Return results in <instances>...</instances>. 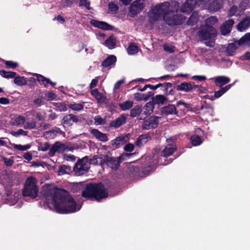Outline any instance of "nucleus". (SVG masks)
<instances>
[{
    "label": "nucleus",
    "mask_w": 250,
    "mask_h": 250,
    "mask_svg": "<svg viewBox=\"0 0 250 250\" xmlns=\"http://www.w3.org/2000/svg\"><path fill=\"white\" fill-rule=\"evenodd\" d=\"M33 75L37 77V80L40 83L42 82L44 87H46L47 85L50 82L49 79L45 77L42 75L35 73Z\"/></svg>",
    "instance_id": "f704fd0d"
},
{
    "label": "nucleus",
    "mask_w": 250,
    "mask_h": 250,
    "mask_svg": "<svg viewBox=\"0 0 250 250\" xmlns=\"http://www.w3.org/2000/svg\"><path fill=\"white\" fill-rule=\"evenodd\" d=\"M134 149V145L132 143H128L126 144L124 148L125 152H132Z\"/></svg>",
    "instance_id": "680f3d73"
},
{
    "label": "nucleus",
    "mask_w": 250,
    "mask_h": 250,
    "mask_svg": "<svg viewBox=\"0 0 250 250\" xmlns=\"http://www.w3.org/2000/svg\"><path fill=\"white\" fill-rule=\"evenodd\" d=\"M88 160V157L85 156L83 159L79 160L75 164L73 170L77 176H81L88 172L89 167L86 164L84 163L83 160Z\"/></svg>",
    "instance_id": "1a4fd4ad"
},
{
    "label": "nucleus",
    "mask_w": 250,
    "mask_h": 250,
    "mask_svg": "<svg viewBox=\"0 0 250 250\" xmlns=\"http://www.w3.org/2000/svg\"><path fill=\"white\" fill-rule=\"evenodd\" d=\"M237 6L235 5H233L232 7H230V8L229 9V12H228L229 16L230 17L234 16L235 14V13L237 11Z\"/></svg>",
    "instance_id": "338daca9"
},
{
    "label": "nucleus",
    "mask_w": 250,
    "mask_h": 250,
    "mask_svg": "<svg viewBox=\"0 0 250 250\" xmlns=\"http://www.w3.org/2000/svg\"><path fill=\"white\" fill-rule=\"evenodd\" d=\"M43 137L46 139H53L56 136V132L55 131L54 129L45 131L43 134Z\"/></svg>",
    "instance_id": "37998d69"
},
{
    "label": "nucleus",
    "mask_w": 250,
    "mask_h": 250,
    "mask_svg": "<svg viewBox=\"0 0 250 250\" xmlns=\"http://www.w3.org/2000/svg\"><path fill=\"white\" fill-rule=\"evenodd\" d=\"M190 141L193 146H198L202 143V140L199 136L193 135L190 137Z\"/></svg>",
    "instance_id": "58836bf2"
},
{
    "label": "nucleus",
    "mask_w": 250,
    "mask_h": 250,
    "mask_svg": "<svg viewBox=\"0 0 250 250\" xmlns=\"http://www.w3.org/2000/svg\"><path fill=\"white\" fill-rule=\"evenodd\" d=\"M230 79L225 76H218L215 79L214 83L216 86L221 87L230 82Z\"/></svg>",
    "instance_id": "cd10ccee"
},
{
    "label": "nucleus",
    "mask_w": 250,
    "mask_h": 250,
    "mask_svg": "<svg viewBox=\"0 0 250 250\" xmlns=\"http://www.w3.org/2000/svg\"><path fill=\"white\" fill-rule=\"evenodd\" d=\"M130 139V134L121 135L116 137L115 139L111 140L109 143L108 147L113 150L120 147L121 146L125 144Z\"/></svg>",
    "instance_id": "6e6552de"
},
{
    "label": "nucleus",
    "mask_w": 250,
    "mask_h": 250,
    "mask_svg": "<svg viewBox=\"0 0 250 250\" xmlns=\"http://www.w3.org/2000/svg\"><path fill=\"white\" fill-rule=\"evenodd\" d=\"M232 85V84H229L225 86L224 87L221 88L219 90L214 92V94L213 96H211V98L208 97V99L213 101L215 100V99L216 98H218L220 97L223 94H224L225 92H226L230 88ZM207 96L209 97V96Z\"/></svg>",
    "instance_id": "5701e85b"
},
{
    "label": "nucleus",
    "mask_w": 250,
    "mask_h": 250,
    "mask_svg": "<svg viewBox=\"0 0 250 250\" xmlns=\"http://www.w3.org/2000/svg\"><path fill=\"white\" fill-rule=\"evenodd\" d=\"M42 194L46 200L51 201L57 213H74L80 209V208H77L74 198L64 189L57 188H46L43 189Z\"/></svg>",
    "instance_id": "f257e3e1"
},
{
    "label": "nucleus",
    "mask_w": 250,
    "mask_h": 250,
    "mask_svg": "<svg viewBox=\"0 0 250 250\" xmlns=\"http://www.w3.org/2000/svg\"><path fill=\"white\" fill-rule=\"evenodd\" d=\"M237 43L239 46L248 44L250 47V32L246 33L239 40H237Z\"/></svg>",
    "instance_id": "2f4dec72"
},
{
    "label": "nucleus",
    "mask_w": 250,
    "mask_h": 250,
    "mask_svg": "<svg viewBox=\"0 0 250 250\" xmlns=\"http://www.w3.org/2000/svg\"><path fill=\"white\" fill-rule=\"evenodd\" d=\"M144 95L143 94H141L140 93H136L134 94V99L137 101H140L141 100H147L148 98H149V96H148L147 97H144Z\"/></svg>",
    "instance_id": "052dcab7"
},
{
    "label": "nucleus",
    "mask_w": 250,
    "mask_h": 250,
    "mask_svg": "<svg viewBox=\"0 0 250 250\" xmlns=\"http://www.w3.org/2000/svg\"><path fill=\"white\" fill-rule=\"evenodd\" d=\"M170 4V11L168 14L164 16V21L169 26H172L182 24L186 20L185 17L182 15L174 14L175 12H177L179 8V3L174 1Z\"/></svg>",
    "instance_id": "20e7f679"
},
{
    "label": "nucleus",
    "mask_w": 250,
    "mask_h": 250,
    "mask_svg": "<svg viewBox=\"0 0 250 250\" xmlns=\"http://www.w3.org/2000/svg\"><path fill=\"white\" fill-rule=\"evenodd\" d=\"M82 196L86 199H94L100 201L108 196V192L103 183H91L85 185Z\"/></svg>",
    "instance_id": "f03ea898"
},
{
    "label": "nucleus",
    "mask_w": 250,
    "mask_h": 250,
    "mask_svg": "<svg viewBox=\"0 0 250 250\" xmlns=\"http://www.w3.org/2000/svg\"><path fill=\"white\" fill-rule=\"evenodd\" d=\"M108 8L111 12L116 13L119 9V7L116 4L111 2L108 4Z\"/></svg>",
    "instance_id": "e2e57ef3"
},
{
    "label": "nucleus",
    "mask_w": 250,
    "mask_h": 250,
    "mask_svg": "<svg viewBox=\"0 0 250 250\" xmlns=\"http://www.w3.org/2000/svg\"><path fill=\"white\" fill-rule=\"evenodd\" d=\"M167 101L169 102L168 99L163 95H157L152 98V102L154 104H163Z\"/></svg>",
    "instance_id": "7c9ffc66"
},
{
    "label": "nucleus",
    "mask_w": 250,
    "mask_h": 250,
    "mask_svg": "<svg viewBox=\"0 0 250 250\" xmlns=\"http://www.w3.org/2000/svg\"><path fill=\"white\" fill-rule=\"evenodd\" d=\"M141 112V108L139 106H136L131 109L130 115L131 117H135L139 115Z\"/></svg>",
    "instance_id": "09e8293b"
},
{
    "label": "nucleus",
    "mask_w": 250,
    "mask_h": 250,
    "mask_svg": "<svg viewBox=\"0 0 250 250\" xmlns=\"http://www.w3.org/2000/svg\"><path fill=\"white\" fill-rule=\"evenodd\" d=\"M130 172L136 177H145L149 174L150 170L146 167L138 166H132L130 168Z\"/></svg>",
    "instance_id": "9b49d317"
},
{
    "label": "nucleus",
    "mask_w": 250,
    "mask_h": 250,
    "mask_svg": "<svg viewBox=\"0 0 250 250\" xmlns=\"http://www.w3.org/2000/svg\"><path fill=\"white\" fill-rule=\"evenodd\" d=\"M127 53L129 54L133 55L136 54L138 52V46L134 43H130L127 49Z\"/></svg>",
    "instance_id": "49530a36"
},
{
    "label": "nucleus",
    "mask_w": 250,
    "mask_h": 250,
    "mask_svg": "<svg viewBox=\"0 0 250 250\" xmlns=\"http://www.w3.org/2000/svg\"><path fill=\"white\" fill-rule=\"evenodd\" d=\"M53 104L56 107L57 111H65L67 109L66 105L64 103H53Z\"/></svg>",
    "instance_id": "c03bdc74"
},
{
    "label": "nucleus",
    "mask_w": 250,
    "mask_h": 250,
    "mask_svg": "<svg viewBox=\"0 0 250 250\" xmlns=\"http://www.w3.org/2000/svg\"><path fill=\"white\" fill-rule=\"evenodd\" d=\"M250 26V17H246L243 19L237 25V29L240 32L247 30Z\"/></svg>",
    "instance_id": "4be33fe9"
},
{
    "label": "nucleus",
    "mask_w": 250,
    "mask_h": 250,
    "mask_svg": "<svg viewBox=\"0 0 250 250\" xmlns=\"http://www.w3.org/2000/svg\"><path fill=\"white\" fill-rule=\"evenodd\" d=\"M14 79V83L18 86H23L27 84L26 78L22 76H15Z\"/></svg>",
    "instance_id": "72a5a7b5"
},
{
    "label": "nucleus",
    "mask_w": 250,
    "mask_h": 250,
    "mask_svg": "<svg viewBox=\"0 0 250 250\" xmlns=\"http://www.w3.org/2000/svg\"><path fill=\"white\" fill-rule=\"evenodd\" d=\"M4 164L7 167H11L14 163V161L11 159H8L6 158H3Z\"/></svg>",
    "instance_id": "69168bd1"
},
{
    "label": "nucleus",
    "mask_w": 250,
    "mask_h": 250,
    "mask_svg": "<svg viewBox=\"0 0 250 250\" xmlns=\"http://www.w3.org/2000/svg\"><path fill=\"white\" fill-rule=\"evenodd\" d=\"M70 171L71 167L70 166L63 165L60 166L58 173L59 175H62L69 173Z\"/></svg>",
    "instance_id": "4c0bfd02"
},
{
    "label": "nucleus",
    "mask_w": 250,
    "mask_h": 250,
    "mask_svg": "<svg viewBox=\"0 0 250 250\" xmlns=\"http://www.w3.org/2000/svg\"><path fill=\"white\" fill-rule=\"evenodd\" d=\"M132 5L138 8L139 10L142 11L144 8L145 5L144 3V0H136L133 2Z\"/></svg>",
    "instance_id": "a18cd8bd"
},
{
    "label": "nucleus",
    "mask_w": 250,
    "mask_h": 250,
    "mask_svg": "<svg viewBox=\"0 0 250 250\" xmlns=\"http://www.w3.org/2000/svg\"><path fill=\"white\" fill-rule=\"evenodd\" d=\"M139 137L145 144L148 141V139L150 138V136L148 134H145L139 136Z\"/></svg>",
    "instance_id": "774afa93"
},
{
    "label": "nucleus",
    "mask_w": 250,
    "mask_h": 250,
    "mask_svg": "<svg viewBox=\"0 0 250 250\" xmlns=\"http://www.w3.org/2000/svg\"><path fill=\"white\" fill-rule=\"evenodd\" d=\"M79 121V119L76 115L72 114H69L64 116L62 119V123L64 127H69L71 126L74 123H77Z\"/></svg>",
    "instance_id": "2eb2a0df"
},
{
    "label": "nucleus",
    "mask_w": 250,
    "mask_h": 250,
    "mask_svg": "<svg viewBox=\"0 0 250 250\" xmlns=\"http://www.w3.org/2000/svg\"><path fill=\"white\" fill-rule=\"evenodd\" d=\"M129 11L132 17H134L141 12L140 10L138 9V8H136L132 4L129 7Z\"/></svg>",
    "instance_id": "8fccbe9b"
},
{
    "label": "nucleus",
    "mask_w": 250,
    "mask_h": 250,
    "mask_svg": "<svg viewBox=\"0 0 250 250\" xmlns=\"http://www.w3.org/2000/svg\"><path fill=\"white\" fill-rule=\"evenodd\" d=\"M100 158L101 161L99 164L101 166L103 167L104 165H106L113 170L116 171L118 169L121 164L117 158L112 157L111 153L109 152L104 155H102Z\"/></svg>",
    "instance_id": "0eeeda50"
},
{
    "label": "nucleus",
    "mask_w": 250,
    "mask_h": 250,
    "mask_svg": "<svg viewBox=\"0 0 250 250\" xmlns=\"http://www.w3.org/2000/svg\"><path fill=\"white\" fill-rule=\"evenodd\" d=\"M198 21L197 15L192 13L188 20L187 21V24L188 25L193 26Z\"/></svg>",
    "instance_id": "79ce46f5"
},
{
    "label": "nucleus",
    "mask_w": 250,
    "mask_h": 250,
    "mask_svg": "<svg viewBox=\"0 0 250 250\" xmlns=\"http://www.w3.org/2000/svg\"><path fill=\"white\" fill-rule=\"evenodd\" d=\"M159 117L157 116H150L147 119L144 121L143 124V128L146 130H148L150 128H156L159 123Z\"/></svg>",
    "instance_id": "9d476101"
},
{
    "label": "nucleus",
    "mask_w": 250,
    "mask_h": 250,
    "mask_svg": "<svg viewBox=\"0 0 250 250\" xmlns=\"http://www.w3.org/2000/svg\"><path fill=\"white\" fill-rule=\"evenodd\" d=\"M84 103L83 102L82 104H76L74 103L73 104H70L68 105V107L71 109L75 111H81L83 110L84 107Z\"/></svg>",
    "instance_id": "ea45409f"
},
{
    "label": "nucleus",
    "mask_w": 250,
    "mask_h": 250,
    "mask_svg": "<svg viewBox=\"0 0 250 250\" xmlns=\"http://www.w3.org/2000/svg\"><path fill=\"white\" fill-rule=\"evenodd\" d=\"M196 3L194 0H187L182 5L180 11L183 13H190L194 9Z\"/></svg>",
    "instance_id": "dca6fc26"
},
{
    "label": "nucleus",
    "mask_w": 250,
    "mask_h": 250,
    "mask_svg": "<svg viewBox=\"0 0 250 250\" xmlns=\"http://www.w3.org/2000/svg\"><path fill=\"white\" fill-rule=\"evenodd\" d=\"M47 101H51L55 99L56 95L53 92L50 91L46 94Z\"/></svg>",
    "instance_id": "0e129e2a"
},
{
    "label": "nucleus",
    "mask_w": 250,
    "mask_h": 250,
    "mask_svg": "<svg viewBox=\"0 0 250 250\" xmlns=\"http://www.w3.org/2000/svg\"><path fill=\"white\" fill-rule=\"evenodd\" d=\"M90 133L92 134L96 139L99 141L105 142L108 140L107 135L105 133H104L100 131L97 129H92L90 130Z\"/></svg>",
    "instance_id": "412c9836"
},
{
    "label": "nucleus",
    "mask_w": 250,
    "mask_h": 250,
    "mask_svg": "<svg viewBox=\"0 0 250 250\" xmlns=\"http://www.w3.org/2000/svg\"><path fill=\"white\" fill-rule=\"evenodd\" d=\"M36 126V122L34 121L28 122L26 123L24 128L25 129H34Z\"/></svg>",
    "instance_id": "4d7b16f0"
},
{
    "label": "nucleus",
    "mask_w": 250,
    "mask_h": 250,
    "mask_svg": "<svg viewBox=\"0 0 250 250\" xmlns=\"http://www.w3.org/2000/svg\"><path fill=\"white\" fill-rule=\"evenodd\" d=\"M172 83H166V85L165 86L162 90L164 91V94L165 96L173 95L175 94V90L172 88Z\"/></svg>",
    "instance_id": "473e14b6"
},
{
    "label": "nucleus",
    "mask_w": 250,
    "mask_h": 250,
    "mask_svg": "<svg viewBox=\"0 0 250 250\" xmlns=\"http://www.w3.org/2000/svg\"><path fill=\"white\" fill-rule=\"evenodd\" d=\"M14 147L17 150L20 151H25L29 149L31 147V145L30 144H27L24 146L21 145H15Z\"/></svg>",
    "instance_id": "3c124183"
},
{
    "label": "nucleus",
    "mask_w": 250,
    "mask_h": 250,
    "mask_svg": "<svg viewBox=\"0 0 250 250\" xmlns=\"http://www.w3.org/2000/svg\"><path fill=\"white\" fill-rule=\"evenodd\" d=\"M172 140L170 139H167V144L161 153V156L165 158H167L171 155L176 150V146L170 142Z\"/></svg>",
    "instance_id": "f8f14e48"
},
{
    "label": "nucleus",
    "mask_w": 250,
    "mask_h": 250,
    "mask_svg": "<svg viewBox=\"0 0 250 250\" xmlns=\"http://www.w3.org/2000/svg\"><path fill=\"white\" fill-rule=\"evenodd\" d=\"M91 94L94 97L99 104L103 103L105 102L106 97H104L102 93L99 91L98 89H92L90 91Z\"/></svg>",
    "instance_id": "393cba45"
},
{
    "label": "nucleus",
    "mask_w": 250,
    "mask_h": 250,
    "mask_svg": "<svg viewBox=\"0 0 250 250\" xmlns=\"http://www.w3.org/2000/svg\"><path fill=\"white\" fill-rule=\"evenodd\" d=\"M133 102L132 101H126L122 103H120L119 106L123 110H127L130 109L133 106Z\"/></svg>",
    "instance_id": "c9c22d12"
},
{
    "label": "nucleus",
    "mask_w": 250,
    "mask_h": 250,
    "mask_svg": "<svg viewBox=\"0 0 250 250\" xmlns=\"http://www.w3.org/2000/svg\"><path fill=\"white\" fill-rule=\"evenodd\" d=\"M116 39L114 37L113 35H111L108 39H106L104 44L109 49H112L115 47L116 45Z\"/></svg>",
    "instance_id": "c756f323"
},
{
    "label": "nucleus",
    "mask_w": 250,
    "mask_h": 250,
    "mask_svg": "<svg viewBox=\"0 0 250 250\" xmlns=\"http://www.w3.org/2000/svg\"><path fill=\"white\" fill-rule=\"evenodd\" d=\"M126 118L125 115L122 114L115 120L112 121L110 123V126L117 128L120 127L122 125L125 124L126 122Z\"/></svg>",
    "instance_id": "aec40b11"
},
{
    "label": "nucleus",
    "mask_w": 250,
    "mask_h": 250,
    "mask_svg": "<svg viewBox=\"0 0 250 250\" xmlns=\"http://www.w3.org/2000/svg\"><path fill=\"white\" fill-rule=\"evenodd\" d=\"M66 149L65 145L61 143L60 142H56L49 149L48 155L50 157L55 155L56 152L62 153Z\"/></svg>",
    "instance_id": "4468645a"
},
{
    "label": "nucleus",
    "mask_w": 250,
    "mask_h": 250,
    "mask_svg": "<svg viewBox=\"0 0 250 250\" xmlns=\"http://www.w3.org/2000/svg\"><path fill=\"white\" fill-rule=\"evenodd\" d=\"M132 154L131 153H123L120 156L117 157L118 160L119 161L120 164L124 160L126 159V158H129Z\"/></svg>",
    "instance_id": "13d9d810"
},
{
    "label": "nucleus",
    "mask_w": 250,
    "mask_h": 250,
    "mask_svg": "<svg viewBox=\"0 0 250 250\" xmlns=\"http://www.w3.org/2000/svg\"><path fill=\"white\" fill-rule=\"evenodd\" d=\"M94 121L96 125H104L106 123L105 120L99 115L95 117Z\"/></svg>",
    "instance_id": "603ef678"
},
{
    "label": "nucleus",
    "mask_w": 250,
    "mask_h": 250,
    "mask_svg": "<svg viewBox=\"0 0 250 250\" xmlns=\"http://www.w3.org/2000/svg\"><path fill=\"white\" fill-rule=\"evenodd\" d=\"M5 64L7 68H15L18 66V63L12 61H5Z\"/></svg>",
    "instance_id": "864d4df0"
},
{
    "label": "nucleus",
    "mask_w": 250,
    "mask_h": 250,
    "mask_svg": "<svg viewBox=\"0 0 250 250\" xmlns=\"http://www.w3.org/2000/svg\"><path fill=\"white\" fill-rule=\"evenodd\" d=\"M79 6H84L87 10H90V3L87 0H79Z\"/></svg>",
    "instance_id": "5fc2aeb1"
},
{
    "label": "nucleus",
    "mask_w": 250,
    "mask_h": 250,
    "mask_svg": "<svg viewBox=\"0 0 250 250\" xmlns=\"http://www.w3.org/2000/svg\"><path fill=\"white\" fill-rule=\"evenodd\" d=\"M170 3L167 1L152 6L147 13L149 22L153 24L161 18L164 20V16L170 11Z\"/></svg>",
    "instance_id": "7ed1b4c3"
},
{
    "label": "nucleus",
    "mask_w": 250,
    "mask_h": 250,
    "mask_svg": "<svg viewBox=\"0 0 250 250\" xmlns=\"http://www.w3.org/2000/svg\"><path fill=\"white\" fill-rule=\"evenodd\" d=\"M234 23V21L232 19H229L226 21L221 26V34L224 36L229 34Z\"/></svg>",
    "instance_id": "6ab92c4d"
},
{
    "label": "nucleus",
    "mask_w": 250,
    "mask_h": 250,
    "mask_svg": "<svg viewBox=\"0 0 250 250\" xmlns=\"http://www.w3.org/2000/svg\"><path fill=\"white\" fill-rule=\"evenodd\" d=\"M198 87V85H196L194 82H186L182 83L176 86L177 91H182L186 92L192 91L193 90L196 89Z\"/></svg>",
    "instance_id": "ddd939ff"
},
{
    "label": "nucleus",
    "mask_w": 250,
    "mask_h": 250,
    "mask_svg": "<svg viewBox=\"0 0 250 250\" xmlns=\"http://www.w3.org/2000/svg\"><path fill=\"white\" fill-rule=\"evenodd\" d=\"M12 124L14 125H18L23 124L25 122V118L23 116L19 115L17 117L11 119Z\"/></svg>",
    "instance_id": "a19ab883"
},
{
    "label": "nucleus",
    "mask_w": 250,
    "mask_h": 250,
    "mask_svg": "<svg viewBox=\"0 0 250 250\" xmlns=\"http://www.w3.org/2000/svg\"><path fill=\"white\" fill-rule=\"evenodd\" d=\"M222 7V4L218 0H213L208 5V9L210 12L219 10Z\"/></svg>",
    "instance_id": "b1692460"
},
{
    "label": "nucleus",
    "mask_w": 250,
    "mask_h": 250,
    "mask_svg": "<svg viewBox=\"0 0 250 250\" xmlns=\"http://www.w3.org/2000/svg\"><path fill=\"white\" fill-rule=\"evenodd\" d=\"M28 132L26 131H24L22 129H20L18 130L17 131H13L11 133L12 135H13L14 136H18L19 135H23L26 136L27 135Z\"/></svg>",
    "instance_id": "bf43d9fd"
},
{
    "label": "nucleus",
    "mask_w": 250,
    "mask_h": 250,
    "mask_svg": "<svg viewBox=\"0 0 250 250\" xmlns=\"http://www.w3.org/2000/svg\"><path fill=\"white\" fill-rule=\"evenodd\" d=\"M237 40L234 42H232L228 44L227 47L226 53L228 56H233L236 53V50L238 48L237 45Z\"/></svg>",
    "instance_id": "a878e982"
},
{
    "label": "nucleus",
    "mask_w": 250,
    "mask_h": 250,
    "mask_svg": "<svg viewBox=\"0 0 250 250\" xmlns=\"http://www.w3.org/2000/svg\"><path fill=\"white\" fill-rule=\"evenodd\" d=\"M163 49L166 52H167L169 53H172L175 52L176 48L173 45H168L165 44L163 46Z\"/></svg>",
    "instance_id": "6e6d98bb"
},
{
    "label": "nucleus",
    "mask_w": 250,
    "mask_h": 250,
    "mask_svg": "<svg viewBox=\"0 0 250 250\" xmlns=\"http://www.w3.org/2000/svg\"><path fill=\"white\" fill-rule=\"evenodd\" d=\"M161 112L163 114L166 115L177 113L176 107L173 104H168L167 106L162 107Z\"/></svg>",
    "instance_id": "bb28decb"
},
{
    "label": "nucleus",
    "mask_w": 250,
    "mask_h": 250,
    "mask_svg": "<svg viewBox=\"0 0 250 250\" xmlns=\"http://www.w3.org/2000/svg\"><path fill=\"white\" fill-rule=\"evenodd\" d=\"M104 154H101V155H95L93 156V157L91 159L86 160V161H88L89 162L90 164H93L94 165H98V163H99L101 161V158L102 155H104Z\"/></svg>",
    "instance_id": "de8ad7c7"
},
{
    "label": "nucleus",
    "mask_w": 250,
    "mask_h": 250,
    "mask_svg": "<svg viewBox=\"0 0 250 250\" xmlns=\"http://www.w3.org/2000/svg\"><path fill=\"white\" fill-rule=\"evenodd\" d=\"M0 75L2 77L7 79L14 78L17 75V73L1 70H0Z\"/></svg>",
    "instance_id": "e433bc0d"
},
{
    "label": "nucleus",
    "mask_w": 250,
    "mask_h": 250,
    "mask_svg": "<svg viewBox=\"0 0 250 250\" xmlns=\"http://www.w3.org/2000/svg\"><path fill=\"white\" fill-rule=\"evenodd\" d=\"M216 35V29L208 24L202 25L197 32V35L201 41L214 40Z\"/></svg>",
    "instance_id": "423d86ee"
},
{
    "label": "nucleus",
    "mask_w": 250,
    "mask_h": 250,
    "mask_svg": "<svg viewBox=\"0 0 250 250\" xmlns=\"http://www.w3.org/2000/svg\"><path fill=\"white\" fill-rule=\"evenodd\" d=\"M116 61V57L111 55L107 57L102 62V65L104 67H107L115 63Z\"/></svg>",
    "instance_id": "c85d7f7f"
},
{
    "label": "nucleus",
    "mask_w": 250,
    "mask_h": 250,
    "mask_svg": "<svg viewBox=\"0 0 250 250\" xmlns=\"http://www.w3.org/2000/svg\"><path fill=\"white\" fill-rule=\"evenodd\" d=\"M39 189L37 185L36 179L30 176L27 178L24 184V187L22 190V194L24 197H29L34 199L37 197Z\"/></svg>",
    "instance_id": "39448f33"
},
{
    "label": "nucleus",
    "mask_w": 250,
    "mask_h": 250,
    "mask_svg": "<svg viewBox=\"0 0 250 250\" xmlns=\"http://www.w3.org/2000/svg\"><path fill=\"white\" fill-rule=\"evenodd\" d=\"M196 3L194 0H187L182 5L180 11L183 13H190L194 9Z\"/></svg>",
    "instance_id": "f3484780"
},
{
    "label": "nucleus",
    "mask_w": 250,
    "mask_h": 250,
    "mask_svg": "<svg viewBox=\"0 0 250 250\" xmlns=\"http://www.w3.org/2000/svg\"><path fill=\"white\" fill-rule=\"evenodd\" d=\"M90 23L94 27H97L104 30H111L113 28L112 25L109 24L106 22L103 21L91 20Z\"/></svg>",
    "instance_id": "a211bd4d"
}]
</instances>
